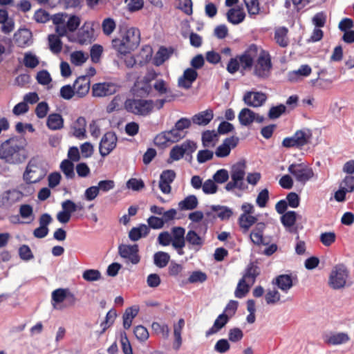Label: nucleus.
Returning <instances> with one entry per match:
<instances>
[{"label":"nucleus","instance_id":"1","mask_svg":"<svg viewBox=\"0 0 354 354\" xmlns=\"http://www.w3.org/2000/svg\"><path fill=\"white\" fill-rule=\"evenodd\" d=\"M120 37L112 40L113 48L120 55H126L134 50L140 42V30L134 27L123 28L120 30Z\"/></svg>","mask_w":354,"mask_h":354},{"label":"nucleus","instance_id":"2","mask_svg":"<svg viewBox=\"0 0 354 354\" xmlns=\"http://www.w3.org/2000/svg\"><path fill=\"white\" fill-rule=\"evenodd\" d=\"M26 151L22 140L12 138L5 141L0 147V158L10 164H18L26 158Z\"/></svg>","mask_w":354,"mask_h":354},{"label":"nucleus","instance_id":"3","mask_svg":"<svg viewBox=\"0 0 354 354\" xmlns=\"http://www.w3.org/2000/svg\"><path fill=\"white\" fill-rule=\"evenodd\" d=\"M165 103V100L156 101L145 99H128L124 102L125 109L137 115L147 116L154 110L161 109Z\"/></svg>","mask_w":354,"mask_h":354},{"label":"nucleus","instance_id":"4","mask_svg":"<svg viewBox=\"0 0 354 354\" xmlns=\"http://www.w3.org/2000/svg\"><path fill=\"white\" fill-rule=\"evenodd\" d=\"M55 25V32L60 37L73 35L81 24V19L75 15H68L66 13H57L51 18Z\"/></svg>","mask_w":354,"mask_h":354},{"label":"nucleus","instance_id":"5","mask_svg":"<svg viewBox=\"0 0 354 354\" xmlns=\"http://www.w3.org/2000/svg\"><path fill=\"white\" fill-rule=\"evenodd\" d=\"M350 271L344 263H337L333 266L328 277V285L334 290H339L350 285Z\"/></svg>","mask_w":354,"mask_h":354},{"label":"nucleus","instance_id":"6","mask_svg":"<svg viewBox=\"0 0 354 354\" xmlns=\"http://www.w3.org/2000/svg\"><path fill=\"white\" fill-rule=\"evenodd\" d=\"M245 172L246 162L245 160H240L233 164L230 168L231 180L225 185V189L228 192L235 188L239 190L247 189V185L244 183Z\"/></svg>","mask_w":354,"mask_h":354},{"label":"nucleus","instance_id":"7","mask_svg":"<svg viewBox=\"0 0 354 354\" xmlns=\"http://www.w3.org/2000/svg\"><path fill=\"white\" fill-rule=\"evenodd\" d=\"M95 24L94 21H85L75 34L68 37V40L82 46L91 44L96 39Z\"/></svg>","mask_w":354,"mask_h":354},{"label":"nucleus","instance_id":"8","mask_svg":"<svg viewBox=\"0 0 354 354\" xmlns=\"http://www.w3.org/2000/svg\"><path fill=\"white\" fill-rule=\"evenodd\" d=\"M257 59L253 66V75L260 79H266L270 74L272 68L270 53L259 48Z\"/></svg>","mask_w":354,"mask_h":354},{"label":"nucleus","instance_id":"9","mask_svg":"<svg viewBox=\"0 0 354 354\" xmlns=\"http://www.w3.org/2000/svg\"><path fill=\"white\" fill-rule=\"evenodd\" d=\"M47 170L41 160L32 158L28 163L23 175L24 181L28 184L39 182L46 175Z\"/></svg>","mask_w":354,"mask_h":354},{"label":"nucleus","instance_id":"10","mask_svg":"<svg viewBox=\"0 0 354 354\" xmlns=\"http://www.w3.org/2000/svg\"><path fill=\"white\" fill-rule=\"evenodd\" d=\"M75 295L67 288H57L51 293V305L53 309L62 310L75 304Z\"/></svg>","mask_w":354,"mask_h":354},{"label":"nucleus","instance_id":"11","mask_svg":"<svg viewBox=\"0 0 354 354\" xmlns=\"http://www.w3.org/2000/svg\"><path fill=\"white\" fill-rule=\"evenodd\" d=\"M312 137V130L309 128L304 127L297 130L292 136L285 138L283 140L282 145L286 148H300L310 143Z\"/></svg>","mask_w":354,"mask_h":354},{"label":"nucleus","instance_id":"12","mask_svg":"<svg viewBox=\"0 0 354 354\" xmlns=\"http://www.w3.org/2000/svg\"><path fill=\"white\" fill-rule=\"evenodd\" d=\"M288 171L297 182L303 185L312 180L315 176L313 169L306 162L291 164L288 167Z\"/></svg>","mask_w":354,"mask_h":354},{"label":"nucleus","instance_id":"13","mask_svg":"<svg viewBox=\"0 0 354 354\" xmlns=\"http://www.w3.org/2000/svg\"><path fill=\"white\" fill-rule=\"evenodd\" d=\"M118 252L120 257L127 263H130L136 265L140 261L138 245L137 244H122L118 247Z\"/></svg>","mask_w":354,"mask_h":354},{"label":"nucleus","instance_id":"14","mask_svg":"<svg viewBox=\"0 0 354 354\" xmlns=\"http://www.w3.org/2000/svg\"><path fill=\"white\" fill-rule=\"evenodd\" d=\"M196 149V144L191 140H186L180 145H175L170 151L168 162L178 161L183 158L185 153H192Z\"/></svg>","mask_w":354,"mask_h":354},{"label":"nucleus","instance_id":"15","mask_svg":"<svg viewBox=\"0 0 354 354\" xmlns=\"http://www.w3.org/2000/svg\"><path fill=\"white\" fill-rule=\"evenodd\" d=\"M238 120L241 126L250 127L254 122L263 123L265 118L252 109L245 107L238 114Z\"/></svg>","mask_w":354,"mask_h":354},{"label":"nucleus","instance_id":"16","mask_svg":"<svg viewBox=\"0 0 354 354\" xmlns=\"http://www.w3.org/2000/svg\"><path fill=\"white\" fill-rule=\"evenodd\" d=\"M118 138L115 133L109 131L106 133L102 138L100 145L99 151L102 157L108 156L117 145Z\"/></svg>","mask_w":354,"mask_h":354},{"label":"nucleus","instance_id":"17","mask_svg":"<svg viewBox=\"0 0 354 354\" xmlns=\"http://www.w3.org/2000/svg\"><path fill=\"white\" fill-rule=\"evenodd\" d=\"M239 141V138L236 136H231L224 139L223 142L216 149V156L220 158L227 157L230 154L231 151L237 146Z\"/></svg>","mask_w":354,"mask_h":354},{"label":"nucleus","instance_id":"18","mask_svg":"<svg viewBox=\"0 0 354 354\" xmlns=\"http://www.w3.org/2000/svg\"><path fill=\"white\" fill-rule=\"evenodd\" d=\"M23 196V193L17 189L6 191L0 196V207L9 208L14 204L21 201Z\"/></svg>","mask_w":354,"mask_h":354},{"label":"nucleus","instance_id":"19","mask_svg":"<svg viewBox=\"0 0 354 354\" xmlns=\"http://www.w3.org/2000/svg\"><path fill=\"white\" fill-rule=\"evenodd\" d=\"M259 48L256 45H251L242 55L238 56L241 67L243 70L246 71L251 69L255 57H257Z\"/></svg>","mask_w":354,"mask_h":354},{"label":"nucleus","instance_id":"20","mask_svg":"<svg viewBox=\"0 0 354 354\" xmlns=\"http://www.w3.org/2000/svg\"><path fill=\"white\" fill-rule=\"evenodd\" d=\"M324 341L330 346H340L349 342L351 337L347 332H330L324 335Z\"/></svg>","mask_w":354,"mask_h":354},{"label":"nucleus","instance_id":"21","mask_svg":"<svg viewBox=\"0 0 354 354\" xmlns=\"http://www.w3.org/2000/svg\"><path fill=\"white\" fill-rule=\"evenodd\" d=\"M266 100V95L258 91H247L243 97V101L247 106L254 108L261 106Z\"/></svg>","mask_w":354,"mask_h":354},{"label":"nucleus","instance_id":"22","mask_svg":"<svg viewBox=\"0 0 354 354\" xmlns=\"http://www.w3.org/2000/svg\"><path fill=\"white\" fill-rule=\"evenodd\" d=\"M117 91V85L111 82L97 83L93 84L92 87L93 95L99 97L113 95Z\"/></svg>","mask_w":354,"mask_h":354},{"label":"nucleus","instance_id":"23","mask_svg":"<svg viewBox=\"0 0 354 354\" xmlns=\"http://www.w3.org/2000/svg\"><path fill=\"white\" fill-rule=\"evenodd\" d=\"M176 178V173L174 170L167 169L163 171L160 176V180L158 183L160 191L165 194L171 193V184Z\"/></svg>","mask_w":354,"mask_h":354},{"label":"nucleus","instance_id":"24","mask_svg":"<svg viewBox=\"0 0 354 354\" xmlns=\"http://www.w3.org/2000/svg\"><path fill=\"white\" fill-rule=\"evenodd\" d=\"M198 77L197 71L192 68L185 69L183 74L178 78V86L180 88L189 89Z\"/></svg>","mask_w":354,"mask_h":354},{"label":"nucleus","instance_id":"25","mask_svg":"<svg viewBox=\"0 0 354 354\" xmlns=\"http://www.w3.org/2000/svg\"><path fill=\"white\" fill-rule=\"evenodd\" d=\"M90 78L87 75H82L77 77L73 83L76 95L79 97H84L90 90Z\"/></svg>","mask_w":354,"mask_h":354},{"label":"nucleus","instance_id":"26","mask_svg":"<svg viewBox=\"0 0 354 354\" xmlns=\"http://www.w3.org/2000/svg\"><path fill=\"white\" fill-rule=\"evenodd\" d=\"M86 121L84 117H79L71 125L72 135L79 140L86 138Z\"/></svg>","mask_w":354,"mask_h":354},{"label":"nucleus","instance_id":"27","mask_svg":"<svg viewBox=\"0 0 354 354\" xmlns=\"http://www.w3.org/2000/svg\"><path fill=\"white\" fill-rule=\"evenodd\" d=\"M14 40L21 48L29 46L32 44V33L26 28L19 29L14 34Z\"/></svg>","mask_w":354,"mask_h":354},{"label":"nucleus","instance_id":"28","mask_svg":"<svg viewBox=\"0 0 354 354\" xmlns=\"http://www.w3.org/2000/svg\"><path fill=\"white\" fill-rule=\"evenodd\" d=\"M272 284L287 293L293 286L292 277L290 274H280L274 278Z\"/></svg>","mask_w":354,"mask_h":354},{"label":"nucleus","instance_id":"29","mask_svg":"<svg viewBox=\"0 0 354 354\" xmlns=\"http://www.w3.org/2000/svg\"><path fill=\"white\" fill-rule=\"evenodd\" d=\"M219 135L215 130H206L202 133L201 141L205 148H214L218 143Z\"/></svg>","mask_w":354,"mask_h":354},{"label":"nucleus","instance_id":"30","mask_svg":"<svg viewBox=\"0 0 354 354\" xmlns=\"http://www.w3.org/2000/svg\"><path fill=\"white\" fill-rule=\"evenodd\" d=\"M266 229V224L263 222H259L255 225L250 234V241L257 245H265L263 242V232Z\"/></svg>","mask_w":354,"mask_h":354},{"label":"nucleus","instance_id":"31","mask_svg":"<svg viewBox=\"0 0 354 354\" xmlns=\"http://www.w3.org/2000/svg\"><path fill=\"white\" fill-rule=\"evenodd\" d=\"M150 230L147 225L141 223L133 227L129 232V238L132 241H138L140 239L145 238L149 234Z\"/></svg>","mask_w":354,"mask_h":354},{"label":"nucleus","instance_id":"32","mask_svg":"<svg viewBox=\"0 0 354 354\" xmlns=\"http://www.w3.org/2000/svg\"><path fill=\"white\" fill-rule=\"evenodd\" d=\"M229 316L225 313H221L215 319L212 326L205 332L206 337H209L219 332L229 322Z\"/></svg>","mask_w":354,"mask_h":354},{"label":"nucleus","instance_id":"33","mask_svg":"<svg viewBox=\"0 0 354 354\" xmlns=\"http://www.w3.org/2000/svg\"><path fill=\"white\" fill-rule=\"evenodd\" d=\"M214 113L210 109L201 111L192 118L194 124L199 126L207 125L213 119Z\"/></svg>","mask_w":354,"mask_h":354},{"label":"nucleus","instance_id":"34","mask_svg":"<svg viewBox=\"0 0 354 354\" xmlns=\"http://www.w3.org/2000/svg\"><path fill=\"white\" fill-rule=\"evenodd\" d=\"M185 239L190 248L196 251L199 250L204 244V239L199 236L194 230H190L187 232Z\"/></svg>","mask_w":354,"mask_h":354},{"label":"nucleus","instance_id":"35","mask_svg":"<svg viewBox=\"0 0 354 354\" xmlns=\"http://www.w3.org/2000/svg\"><path fill=\"white\" fill-rule=\"evenodd\" d=\"M311 72L312 68L309 65L303 64L297 70L289 72L288 78L290 82H297L303 77L309 76Z\"/></svg>","mask_w":354,"mask_h":354},{"label":"nucleus","instance_id":"36","mask_svg":"<svg viewBox=\"0 0 354 354\" xmlns=\"http://www.w3.org/2000/svg\"><path fill=\"white\" fill-rule=\"evenodd\" d=\"M139 310L140 307L138 305L126 308L122 315V324L125 329H129L131 326L133 320L138 315Z\"/></svg>","mask_w":354,"mask_h":354},{"label":"nucleus","instance_id":"37","mask_svg":"<svg viewBox=\"0 0 354 354\" xmlns=\"http://www.w3.org/2000/svg\"><path fill=\"white\" fill-rule=\"evenodd\" d=\"M257 217L254 215L241 214L238 218V224L244 234L248 233L250 227L257 223Z\"/></svg>","mask_w":354,"mask_h":354},{"label":"nucleus","instance_id":"38","mask_svg":"<svg viewBox=\"0 0 354 354\" xmlns=\"http://www.w3.org/2000/svg\"><path fill=\"white\" fill-rule=\"evenodd\" d=\"M64 118L59 113H50L46 120V126L52 131L60 130L64 127Z\"/></svg>","mask_w":354,"mask_h":354},{"label":"nucleus","instance_id":"39","mask_svg":"<svg viewBox=\"0 0 354 354\" xmlns=\"http://www.w3.org/2000/svg\"><path fill=\"white\" fill-rule=\"evenodd\" d=\"M185 326V321L183 318L179 319L177 324H174V341L173 343V348L178 351L182 345V330Z\"/></svg>","mask_w":354,"mask_h":354},{"label":"nucleus","instance_id":"40","mask_svg":"<svg viewBox=\"0 0 354 354\" xmlns=\"http://www.w3.org/2000/svg\"><path fill=\"white\" fill-rule=\"evenodd\" d=\"M245 17V13L243 8L236 7L231 8L227 13V20L232 24L241 23Z\"/></svg>","mask_w":354,"mask_h":354},{"label":"nucleus","instance_id":"41","mask_svg":"<svg viewBox=\"0 0 354 354\" xmlns=\"http://www.w3.org/2000/svg\"><path fill=\"white\" fill-rule=\"evenodd\" d=\"M210 209L222 221L228 220L233 215V210L227 206L212 205Z\"/></svg>","mask_w":354,"mask_h":354},{"label":"nucleus","instance_id":"42","mask_svg":"<svg viewBox=\"0 0 354 354\" xmlns=\"http://www.w3.org/2000/svg\"><path fill=\"white\" fill-rule=\"evenodd\" d=\"M88 59V53L82 50H75L70 54V62L75 66H82Z\"/></svg>","mask_w":354,"mask_h":354},{"label":"nucleus","instance_id":"43","mask_svg":"<svg viewBox=\"0 0 354 354\" xmlns=\"http://www.w3.org/2000/svg\"><path fill=\"white\" fill-rule=\"evenodd\" d=\"M288 28L285 27H279L275 30L274 40L281 47H286L288 45Z\"/></svg>","mask_w":354,"mask_h":354},{"label":"nucleus","instance_id":"44","mask_svg":"<svg viewBox=\"0 0 354 354\" xmlns=\"http://www.w3.org/2000/svg\"><path fill=\"white\" fill-rule=\"evenodd\" d=\"M198 204V199L194 195H189L178 203V207L181 210H192L195 209Z\"/></svg>","mask_w":354,"mask_h":354},{"label":"nucleus","instance_id":"45","mask_svg":"<svg viewBox=\"0 0 354 354\" xmlns=\"http://www.w3.org/2000/svg\"><path fill=\"white\" fill-rule=\"evenodd\" d=\"M297 214L294 211H288L283 214L281 217V221L283 226L291 231V229L295 224Z\"/></svg>","mask_w":354,"mask_h":354},{"label":"nucleus","instance_id":"46","mask_svg":"<svg viewBox=\"0 0 354 354\" xmlns=\"http://www.w3.org/2000/svg\"><path fill=\"white\" fill-rule=\"evenodd\" d=\"M171 54V50L165 47L160 48L153 58V62L154 65L157 66L162 65L166 60L169 58Z\"/></svg>","mask_w":354,"mask_h":354},{"label":"nucleus","instance_id":"47","mask_svg":"<svg viewBox=\"0 0 354 354\" xmlns=\"http://www.w3.org/2000/svg\"><path fill=\"white\" fill-rule=\"evenodd\" d=\"M59 168L67 179L75 178L74 164L69 160H64L61 162Z\"/></svg>","mask_w":354,"mask_h":354},{"label":"nucleus","instance_id":"48","mask_svg":"<svg viewBox=\"0 0 354 354\" xmlns=\"http://www.w3.org/2000/svg\"><path fill=\"white\" fill-rule=\"evenodd\" d=\"M153 331L158 335H160L163 339H168L169 336V328L166 324L159 322H153L151 324Z\"/></svg>","mask_w":354,"mask_h":354},{"label":"nucleus","instance_id":"49","mask_svg":"<svg viewBox=\"0 0 354 354\" xmlns=\"http://www.w3.org/2000/svg\"><path fill=\"white\" fill-rule=\"evenodd\" d=\"M170 260V256L165 252H157L153 255L154 264L160 268H165Z\"/></svg>","mask_w":354,"mask_h":354},{"label":"nucleus","instance_id":"50","mask_svg":"<svg viewBox=\"0 0 354 354\" xmlns=\"http://www.w3.org/2000/svg\"><path fill=\"white\" fill-rule=\"evenodd\" d=\"M59 35H50L48 36V46L50 51L55 54L59 53L62 49V43Z\"/></svg>","mask_w":354,"mask_h":354},{"label":"nucleus","instance_id":"51","mask_svg":"<svg viewBox=\"0 0 354 354\" xmlns=\"http://www.w3.org/2000/svg\"><path fill=\"white\" fill-rule=\"evenodd\" d=\"M23 63L26 68H35L39 65V59L35 53L28 51L24 53Z\"/></svg>","mask_w":354,"mask_h":354},{"label":"nucleus","instance_id":"52","mask_svg":"<svg viewBox=\"0 0 354 354\" xmlns=\"http://www.w3.org/2000/svg\"><path fill=\"white\" fill-rule=\"evenodd\" d=\"M265 300L268 305H274L281 301V295L276 289H268L265 294Z\"/></svg>","mask_w":354,"mask_h":354},{"label":"nucleus","instance_id":"53","mask_svg":"<svg viewBox=\"0 0 354 354\" xmlns=\"http://www.w3.org/2000/svg\"><path fill=\"white\" fill-rule=\"evenodd\" d=\"M133 334L138 342H145L149 337L147 328L142 325H138L133 328Z\"/></svg>","mask_w":354,"mask_h":354},{"label":"nucleus","instance_id":"54","mask_svg":"<svg viewBox=\"0 0 354 354\" xmlns=\"http://www.w3.org/2000/svg\"><path fill=\"white\" fill-rule=\"evenodd\" d=\"M115 28L116 22L111 17L105 18L102 22V31L106 36H110L114 32Z\"/></svg>","mask_w":354,"mask_h":354},{"label":"nucleus","instance_id":"55","mask_svg":"<svg viewBox=\"0 0 354 354\" xmlns=\"http://www.w3.org/2000/svg\"><path fill=\"white\" fill-rule=\"evenodd\" d=\"M250 283L244 281V280L240 279L234 291V296L239 299L245 297L250 290Z\"/></svg>","mask_w":354,"mask_h":354},{"label":"nucleus","instance_id":"56","mask_svg":"<svg viewBox=\"0 0 354 354\" xmlns=\"http://www.w3.org/2000/svg\"><path fill=\"white\" fill-rule=\"evenodd\" d=\"M83 206L82 205H77L71 200H66L62 203V210L65 212L72 214L77 210H82Z\"/></svg>","mask_w":354,"mask_h":354},{"label":"nucleus","instance_id":"57","mask_svg":"<svg viewBox=\"0 0 354 354\" xmlns=\"http://www.w3.org/2000/svg\"><path fill=\"white\" fill-rule=\"evenodd\" d=\"M320 242L326 247L333 245L336 241V234L334 232H325L320 234Z\"/></svg>","mask_w":354,"mask_h":354},{"label":"nucleus","instance_id":"58","mask_svg":"<svg viewBox=\"0 0 354 354\" xmlns=\"http://www.w3.org/2000/svg\"><path fill=\"white\" fill-rule=\"evenodd\" d=\"M19 214L27 220L26 223H29L34 220L33 209L30 205H22L19 208Z\"/></svg>","mask_w":354,"mask_h":354},{"label":"nucleus","instance_id":"59","mask_svg":"<svg viewBox=\"0 0 354 354\" xmlns=\"http://www.w3.org/2000/svg\"><path fill=\"white\" fill-rule=\"evenodd\" d=\"M230 348L231 346L229 340L223 338L218 339L214 346V351L220 354L227 353L230 351Z\"/></svg>","mask_w":354,"mask_h":354},{"label":"nucleus","instance_id":"60","mask_svg":"<svg viewBox=\"0 0 354 354\" xmlns=\"http://www.w3.org/2000/svg\"><path fill=\"white\" fill-rule=\"evenodd\" d=\"M167 135L169 137L170 142L174 143L177 142L183 138L185 137L186 133L185 131H181L176 127H174L171 130L167 131Z\"/></svg>","mask_w":354,"mask_h":354},{"label":"nucleus","instance_id":"61","mask_svg":"<svg viewBox=\"0 0 354 354\" xmlns=\"http://www.w3.org/2000/svg\"><path fill=\"white\" fill-rule=\"evenodd\" d=\"M249 15H257L259 13L260 7L259 0H244Z\"/></svg>","mask_w":354,"mask_h":354},{"label":"nucleus","instance_id":"62","mask_svg":"<svg viewBox=\"0 0 354 354\" xmlns=\"http://www.w3.org/2000/svg\"><path fill=\"white\" fill-rule=\"evenodd\" d=\"M120 344L124 354H133L131 344L125 332H121L120 335Z\"/></svg>","mask_w":354,"mask_h":354},{"label":"nucleus","instance_id":"63","mask_svg":"<svg viewBox=\"0 0 354 354\" xmlns=\"http://www.w3.org/2000/svg\"><path fill=\"white\" fill-rule=\"evenodd\" d=\"M59 95L62 98L66 100H70L76 95V93L73 86H72L70 84H66L61 87Z\"/></svg>","mask_w":354,"mask_h":354},{"label":"nucleus","instance_id":"64","mask_svg":"<svg viewBox=\"0 0 354 354\" xmlns=\"http://www.w3.org/2000/svg\"><path fill=\"white\" fill-rule=\"evenodd\" d=\"M207 277L205 272L201 270H196L190 274L188 278V281L191 283H203L207 280Z\"/></svg>","mask_w":354,"mask_h":354}]
</instances>
